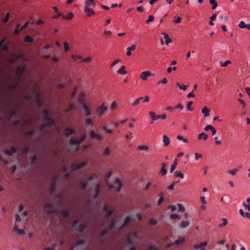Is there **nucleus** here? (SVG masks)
Segmentation results:
<instances>
[{"label": "nucleus", "mask_w": 250, "mask_h": 250, "mask_svg": "<svg viewBox=\"0 0 250 250\" xmlns=\"http://www.w3.org/2000/svg\"><path fill=\"white\" fill-rule=\"evenodd\" d=\"M148 114L150 116V118L153 120V121H156L158 119L165 120L167 117L166 114H163L161 115H156L155 113L153 111H149L148 112Z\"/></svg>", "instance_id": "obj_1"}, {"label": "nucleus", "mask_w": 250, "mask_h": 250, "mask_svg": "<svg viewBox=\"0 0 250 250\" xmlns=\"http://www.w3.org/2000/svg\"><path fill=\"white\" fill-rule=\"evenodd\" d=\"M89 136L92 139H96L99 141L104 139V136L103 135L96 133L94 130L90 131Z\"/></svg>", "instance_id": "obj_2"}, {"label": "nucleus", "mask_w": 250, "mask_h": 250, "mask_svg": "<svg viewBox=\"0 0 250 250\" xmlns=\"http://www.w3.org/2000/svg\"><path fill=\"white\" fill-rule=\"evenodd\" d=\"M154 74L151 73L149 71H145L141 73L140 77L142 79V80L146 81L148 77L154 76Z\"/></svg>", "instance_id": "obj_3"}, {"label": "nucleus", "mask_w": 250, "mask_h": 250, "mask_svg": "<svg viewBox=\"0 0 250 250\" xmlns=\"http://www.w3.org/2000/svg\"><path fill=\"white\" fill-rule=\"evenodd\" d=\"M107 109V106L104 105V104H103L102 105L97 108L96 111L99 116H101Z\"/></svg>", "instance_id": "obj_4"}, {"label": "nucleus", "mask_w": 250, "mask_h": 250, "mask_svg": "<svg viewBox=\"0 0 250 250\" xmlns=\"http://www.w3.org/2000/svg\"><path fill=\"white\" fill-rule=\"evenodd\" d=\"M37 92L35 90H32V92L28 91L26 94L23 96V99L27 102H29L34 97L35 98V93L34 92Z\"/></svg>", "instance_id": "obj_5"}, {"label": "nucleus", "mask_w": 250, "mask_h": 250, "mask_svg": "<svg viewBox=\"0 0 250 250\" xmlns=\"http://www.w3.org/2000/svg\"><path fill=\"white\" fill-rule=\"evenodd\" d=\"M83 113L85 117H88L91 114L90 108L85 102L83 103Z\"/></svg>", "instance_id": "obj_6"}, {"label": "nucleus", "mask_w": 250, "mask_h": 250, "mask_svg": "<svg viewBox=\"0 0 250 250\" xmlns=\"http://www.w3.org/2000/svg\"><path fill=\"white\" fill-rule=\"evenodd\" d=\"M75 132V129L71 127H67L64 129V135L65 137H68L70 135L74 134Z\"/></svg>", "instance_id": "obj_7"}, {"label": "nucleus", "mask_w": 250, "mask_h": 250, "mask_svg": "<svg viewBox=\"0 0 250 250\" xmlns=\"http://www.w3.org/2000/svg\"><path fill=\"white\" fill-rule=\"evenodd\" d=\"M25 70V67L24 66H19L16 72L18 75V78L17 79V80H20L21 76L22 75L24 71Z\"/></svg>", "instance_id": "obj_8"}, {"label": "nucleus", "mask_w": 250, "mask_h": 250, "mask_svg": "<svg viewBox=\"0 0 250 250\" xmlns=\"http://www.w3.org/2000/svg\"><path fill=\"white\" fill-rule=\"evenodd\" d=\"M84 12L86 14L87 16L89 17L94 15L95 13L92 9L89 8L87 6L84 7Z\"/></svg>", "instance_id": "obj_9"}, {"label": "nucleus", "mask_w": 250, "mask_h": 250, "mask_svg": "<svg viewBox=\"0 0 250 250\" xmlns=\"http://www.w3.org/2000/svg\"><path fill=\"white\" fill-rule=\"evenodd\" d=\"M35 93V100L36 102L37 105L38 107H40L42 106L41 100L40 97V93L38 92L34 91Z\"/></svg>", "instance_id": "obj_10"}, {"label": "nucleus", "mask_w": 250, "mask_h": 250, "mask_svg": "<svg viewBox=\"0 0 250 250\" xmlns=\"http://www.w3.org/2000/svg\"><path fill=\"white\" fill-rule=\"evenodd\" d=\"M20 80L16 79L14 82L12 83V85L8 88L9 91H13L18 86Z\"/></svg>", "instance_id": "obj_11"}, {"label": "nucleus", "mask_w": 250, "mask_h": 250, "mask_svg": "<svg viewBox=\"0 0 250 250\" xmlns=\"http://www.w3.org/2000/svg\"><path fill=\"white\" fill-rule=\"evenodd\" d=\"M163 142L164 143V146L165 147L167 146L170 143V140L166 135H164L163 136Z\"/></svg>", "instance_id": "obj_12"}, {"label": "nucleus", "mask_w": 250, "mask_h": 250, "mask_svg": "<svg viewBox=\"0 0 250 250\" xmlns=\"http://www.w3.org/2000/svg\"><path fill=\"white\" fill-rule=\"evenodd\" d=\"M136 49V45L133 44L130 47H127V52L126 54L128 56H130L132 55L131 51H134Z\"/></svg>", "instance_id": "obj_13"}, {"label": "nucleus", "mask_w": 250, "mask_h": 250, "mask_svg": "<svg viewBox=\"0 0 250 250\" xmlns=\"http://www.w3.org/2000/svg\"><path fill=\"white\" fill-rule=\"evenodd\" d=\"M207 244H208V243L206 241H205L203 243H200L198 245H195L193 246V248L195 249H201L203 247H206L207 245Z\"/></svg>", "instance_id": "obj_14"}, {"label": "nucleus", "mask_w": 250, "mask_h": 250, "mask_svg": "<svg viewBox=\"0 0 250 250\" xmlns=\"http://www.w3.org/2000/svg\"><path fill=\"white\" fill-rule=\"evenodd\" d=\"M197 137L199 140L203 139L204 141H206L208 139V136L207 134H205V133H201L198 134Z\"/></svg>", "instance_id": "obj_15"}, {"label": "nucleus", "mask_w": 250, "mask_h": 250, "mask_svg": "<svg viewBox=\"0 0 250 250\" xmlns=\"http://www.w3.org/2000/svg\"><path fill=\"white\" fill-rule=\"evenodd\" d=\"M165 166L166 165L165 163H162L161 164V168L160 171V173L163 176L165 175L167 173V170L165 168Z\"/></svg>", "instance_id": "obj_16"}, {"label": "nucleus", "mask_w": 250, "mask_h": 250, "mask_svg": "<svg viewBox=\"0 0 250 250\" xmlns=\"http://www.w3.org/2000/svg\"><path fill=\"white\" fill-rule=\"evenodd\" d=\"M162 34L164 35V38L165 40V43L166 44H168V43L171 42V39L169 38L168 35L165 32L162 33Z\"/></svg>", "instance_id": "obj_17"}, {"label": "nucleus", "mask_w": 250, "mask_h": 250, "mask_svg": "<svg viewBox=\"0 0 250 250\" xmlns=\"http://www.w3.org/2000/svg\"><path fill=\"white\" fill-rule=\"evenodd\" d=\"M239 213L241 216L243 217L247 218L248 219H250V213L249 212H245L242 209H240L239 210Z\"/></svg>", "instance_id": "obj_18"}, {"label": "nucleus", "mask_w": 250, "mask_h": 250, "mask_svg": "<svg viewBox=\"0 0 250 250\" xmlns=\"http://www.w3.org/2000/svg\"><path fill=\"white\" fill-rule=\"evenodd\" d=\"M209 112L210 109L206 106L202 109V112L205 117H208L209 115Z\"/></svg>", "instance_id": "obj_19"}, {"label": "nucleus", "mask_w": 250, "mask_h": 250, "mask_svg": "<svg viewBox=\"0 0 250 250\" xmlns=\"http://www.w3.org/2000/svg\"><path fill=\"white\" fill-rule=\"evenodd\" d=\"M99 188L100 185L99 184H97L95 188V193L93 196V198L94 199H96L97 198L99 193Z\"/></svg>", "instance_id": "obj_20"}, {"label": "nucleus", "mask_w": 250, "mask_h": 250, "mask_svg": "<svg viewBox=\"0 0 250 250\" xmlns=\"http://www.w3.org/2000/svg\"><path fill=\"white\" fill-rule=\"evenodd\" d=\"M59 213L62 216H63V217L64 218H66L67 217H68L69 215V212L68 210H61L60 212H59Z\"/></svg>", "instance_id": "obj_21"}, {"label": "nucleus", "mask_w": 250, "mask_h": 250, "mask_svg": "<svg viewBox=\"0 0 250 250\" xmlns=\"http://www.w3.org/2000/svg\"><path fill=\"white\" fill-rule=\"evenodd\" d=\"M69 143L70 145H77L80 144L79 142V138L78 137L74 138V139H71Z\"/></svg>", "instance_id": "obj_22"}, {"label": "nucleus", "mask_w": 250, "mask_h": 250, "mask_svg": "<svg viewBox=\"0 0 250 250\" xmlns=\"http://www.w3.org/2000/svg\"><path fill=\"white\" fill-rule=\"evenodd\" d=\"M177 165V159H175L173 163V164L171 165L170 172L172 173L175 169L176 166Z\"/></svg>", "instance_id": "obj_23"}, {"label": "nucleus", "mask_w": 250, "mask_h": 250, "mask_svg": "<svg viewBox=\"0 0 250 250\" xmlns=\"http://www.w3.org/2000/svg\"><path fill=\"white\" fill-rule=\"evenodd\" d=\"M85 4L87 6H92V7H94L96 6V3L94 0H86L85 1Z\"/></svg>", "instance_id": "obj_24"}, {"label": "nucleus", "mask_w": 250, "mask_h": 250, "mask_svg": "<svg viewBox=\"0 0 250 250\" xmlns=\"http://www.w3.org/2000/svg\"><path fill=\"white\" fill-rule=\"evenodd\" d=\"M127 73L125 70V66L123 65L121 67L120 69L118 71V73L121 75H125Z\"/></svg>", "instance_id": "obj_25"}, {"label": "nucleus", "mask_w": 250, "mask_h": 250, "mask_svg": "<svg viewBox=\"0 0 250 250\" xmlns=\"http://www.w3.org/2000/svg\"><path fill=\"white\" fill-rule=\"evenodd\" d=\"M114 183H115V184H116V185L118 186V187L117 188V191H120L121 188L122 187V184H121V182L120 181V180L118 179H116Z\"/></svg>", "instance_id": "obj_26"}, {"label": "nucleus", "mask_w": 250, "mask_h": 250, "mask_svg": "<svg viewBox=\"0 0 250 250\" xmlns=\"http://www.w3.org/2000/svg\"><path fill=\"white\" fill-rule=\"evenodd\" d=\"M74 14L72 12H69L67 16H62V18L64 20H70L73 18Z\"/></svg>", "instance_id": "obj_27"}, {"label": "nucleus", "mask_w": 250, "mask_h": 250, "mask_svg": "<svg viewBox=\"0 0 250 250\" xmlns=\"http://www.w3.org/2000/svg\"><path fill=\"white\" fill-rule=\"evenodd\" d=\"M13 230L17 232L19 234L21 235H23L24 234V230L19 229L17 226H15L14 227Z\"/></svg>", "instance_id": "obj_28"}, {"label": "nucleus", "mask_w": 250, "mask_h": 250, "mask_svg": "<svg viewBox=\"0 0 250 250\" xmlns=\"http://www.w3.org/2000/svg\"><path fill=\"white\" fill-rule=\"evenodd\" d=\"M24 41L25 42H29V43H32L34 41L33 39L29 35H27L25 36V37L24 39Z\"/></svg>", "instance_id": "obj_29"}, {"label": "nucleus", "mask_w": 250, "mask_h": 250, "mask_svg": "<svg viewBox=\"0 0 250 250\" xmlns=\"http://www.w3.org/2000/svg\"><path fill=\"white\" fill-rule=\"evenodd\" d=\"M116 221L115 219H113L111 222V223L109 224V226H108V229H113L115 225H116Z\"/></svg>", "instance_id": "obj_30"}, {"label": "nucleus", "mask_w": 250, "mask_h": 250, "mask_svg": "<svg viewBox=\"0 0 250 250\" xmlns=\"http://www.w3.org/2000/svg\"><path fill=\"white\" fill-rule=\"evenodd\" d=\"M19 58L18 55H15L14 56L11 57L9 59V61L11 63L15 62Z\"/></svg>", "instance_id": "obj_31"}, {"label": "nucleus", "mask_w": 250, "mask_h": 250, "mask_svg": "<svg viewBox=\"0 0 250 250\" xmlns=\"http://www.w3.org/2000/svg\"><path fill=\"white\" fill-rule=\"evenodd\" d=\"M85 226L84 225L81 224V225H79L78 226V227H77V228H76V229H77V230L79 232H83V230L85 229Z\"/></svg>", "instance_id": "obj_32"}, {"label": "nucleus", "mask_w": 250, "mask_h": 250, "mask_svg": "<svg viewBox=\"0 0 250 250\" xmlns=\"http://www.w3.org/2000/svg\"><path fill=\"white\" fill-rule=\"evenodd\" d=\"M42 117L43 119V120H46V119H47V118H48L49 117H48V111L46 110H44L42 111Z\"/></svg>", "instance_id": "obj_33"}, {"label": "nucleus", "mask_w": 250, "mask_h": 250, "mask_svg": "<svg viewBox=\"0 0 250 250\" xmlns=\"http://www.w3.org/2000/svg\"><path fill=\"white\" fill-rule=\"evenodd\" d=\"M130 222V218L128 216L126 217L124 221V223L123 224V227H125V226H126L127 225H128Z\"/></svg>", "instance_id": "obj_34"}, {"label": "nucleus", "mask_w": 250, "mask_h": 250, "mask_svg": "<svg viewBox=\"0 0 250 250\" xmlns=\"http://www.w3.org/2000/svg\"><path fill=\"white\" fill-rule=\"evenodd\" d=\"M209 3L212 5V9L214 10L217 7V2L215 0H209Z\"/></svg>", "instance_id": "obj_35"}, {"label": "nucleus", "mask_w": 250, "mask_h": 250, "mask_svg": "<svg viewBox=\"0 0 250 250\" xmlns=\"http://www.w3.org/2000/svg\"><path fill=\"white\" fill-rule=\"evenodd\" d=\"M189 222L188 221H182L180 226L182 228H185L189 225Z\"/></svg>", "instance_id": "obj_36"}, {"label": "nucleus", "mask_w": 250, "mask_h": 250, "mask_svg": "<svg viewBox=\"0 0 250 250\" xmlns=\"http://www.w3.org/2000/svg\"><path fill=\"white\" fill-rule=\"evenodd\" d=\"M144 98L143 97H140L139 98H138L136 99L134 102L132 103V105L133 106H136L137 104H138L140 102L141 100H143Z\"/></svg>", "instance_id": "obj_37"}, {"label": "nucleus", "mask_w": 250, "mask_h": 250, "mask_svg": "<svg viewBox=\"0 0 250 250\" xmlns=\"http://www.w3.org/2000/svg\"><path fill=\"white\" fill-rule=\"evenodd\" d=\"M45 121H47V125L50 126H53L55 125L54 121L50 118H47Z\"/></svg>", "instance_id": "obj_38"}, {"label": "nucleus", "mask_w": 250, "mask_h": 250, "mask_svg": "<svg viewBox=\"0 0 250 250\" xmlns=\"http://www.w3.org/2000/svg\"><path fill=\"white\" fill-rule=\"evenodd\" d=\"M22 28L21 27V25L20 24H17V28L15 29V31H14V34H19L21 31L22 30Z\"/></svg>", "instance_id": "obj_39"}, {"label": "nucleus", "mask_w": 250, "mask_h": 250, "mask_svg": "<svg viewBox=\"0 0 250 250\" xmlns=\"http://www.w3.org/2000/svg\"><path fill=\"white\" fill-rule=\"evenodd\" d=\"M222 221V223L219 225V227H223L226 226L228 224V221L226 218H223Z\"/></svg>", "instance_id": "obj_40"}, {"label": "nucleus", "mask_w": 250, "mask_h": 250, "mask_svg": "<svg viewBox=\"0 0 250 250\" xmlns=\"http://www.w3.org/2000/svg\"><path fill=\"white\" fill-rule=\"evenodd\" d=\"M138 149L139 150H148L149 148L146 145H140L138 146Z\"/></svg>", "instance_id": "obj_41"}, {"label": "nucleus", "mask_w": 250, "mask_h": 250, "mask_svg": "<svg viewBox=\"0 0 250 250\" xmlns=\"http://www.w3.org/2000/svg\"><path fill=\"white\" fill-rule=\"evenodd\" d=\"M85 124L87 125H90L91 127L93 126V122L90 118H87L85 120Z\"/></svg>", "instance_id": "obj_42"}, {"label": "nucleus", "mask_w": 250, "mask_h": 250, "mask_svg": "<svg viewBox=\"0 0 250 250\" xmlns=\"http://www.w3.org/2000/svg\"><path fill=\"white\" fill-rule=\"evenodd\" d=\"M174 175L176 177H179L181 178H183L184 177V175L183 173L181 172L180 171L176 170L174 172Z\"/></svg>", "instance_id": "obj_43"}, {"label": "nucleus", "mask_w": 250, "mask_h": 250, "mask_svg": "<svg viewBox=\"0 0 250 250\" xmlns=\"http://www.w3.org/2000/svg\"><path fill=\"white\" fill-rule=\"evenodd\" d=\"M185 241V239L184 238H182L180 239L176 240L174 243L173 245H178L181 244V243L184 242Z\"/></svg>", "instance_id": "obj_44"}, {"label": "nucleus", "mask_w": 250, "mask_h": 250, "mask_svg": "<svg viewBox=\"0 0 250 250\" xmlns=\"http://www.w3.org/2000/svg\"><path fill=\"white\" fill-rule=\"evenodd\" d=\"M230 63H231V61L229 60H227L226 62H220L221 66L223 67H226L227 66H228V65H229Z\"/></svg>", "instance_id": "obj_45"}, {"label": "nucleus", "mask_w": 250, "mask_h": 250, "mask_svg": "<svg viewBox=\"0 0 250 250\" xmlns=\"http://www.w3.org/2000/svg\"><path fill=\"white\" fill-rule=\"evenodd\" d=\"M110 154V151L108 147H106L103 152L104 156H109Z\"/></svg>", "instance_id": "obj_46"}, {"label": "nucleus", "mask_w": 250, "mask_h": 250, "mask_svg": "<svg viewBox=\"0 0 250 250\" xmlns=\"http://www.w3.org/2000/svg\"><path fill=\"white\" fill-rule=\"evenodd\" d=\"M157 223V221L156 220V219H155L154 218H151L149 220V224L150 225L154 226V225H156Z\"/></svg>", "instance_id": "obj_47"}, {"label": "nucleus", "mask_w": 250, "mask_h": 250, "mask_svg": "<svg viewBox=\"0 0 250 250\" xmlns=\"http://www.w3.org/2000/svg\"><path fill=\"white\" fill-rule=\"evenodd\" d=\"M170 218L172 220H179L180 219V216L179 215L177 214H171L170 215Z\"/></svg>", "instance_id": "obj_48"}, {"label": "nucleus", "mask_w": 250, "mask_h": 250, "mask_svg": "<svg viewBox=\"0 0 250 250\" xmlns=\"http://www.w3.org/2000/svg\"><path fill=\"white\" fill-rule=\"evenodd\" d=\"M85 96V95L84 93H82L81 95L80 96L79 98V102L82 104L83 105V102H84V97Z\"/></svg>", "instance_id": "obj_49"}, {"label": "nucleus", "mask_w": 250, "mask_h": 250, "mask_svg": "<svg viewBox=\"0 0 250 250\" xmlns=\"http://www.w3.org/2000/svg\"><path fill=\"white\" fill-rule=\"evenodd\" d=\"M10 13L8 12L6 13L5 18H4L3 20V23H5L9 21V17H10Z\"/></svg>", "instance_id": "obj_50"}, {"label": "nucleus", "mask_w": 250, "mask_h": 250, "mask_svg": "<svg viewBox=\"0 0 250 250\" xmlns=\"http://www.w3.org/2000/svg\"><path fill=\"white\" fill-rule=\"evenodd\" d=\"M177 206L178 208V211L180 212H184L185 210V208L182 204H178Z\"/></svg>", "instance_id": "obj_51"}, {"label": "nucleus", "mask_w": 250, "mask_h": 250, "mask_svg": "<svg viewBox=\"0 0 250 250\" xmlns=\"http://www.w3.org/2000/svg\"><path fill=\"white\" fill-rule=\"evenodd\" d=\"M63 46L65 52H67L70 49V47H69L68 43L67 42H65L63 43Z\"/></svg>", "instance_id": "obj_52"}, {"label": "nucleus", "mask_w": 250, "mask_h": 250, "mask_svg": "<svg viewBox=\"0 0 250 250\" xmlns=\"http://www.w3.org/2000/svg\"><path fill=\"white\" fill-rule=\"evenodd\" d=\"M192 104H193V102L192 101H190L187 104V108L190 111L193 110V108L191 106Z\"/></svg>", "instance_id": "obj_53"}, {"label": "nucleus", "mask_w": 250, "mask_h": 250, "mask_svg": "<svg viewBox=\"0 0 250 250\" xmlns=\"http://www.w3.org/2000/svg\"><path fill=\"white\" fill-rule=\"evenodd\" d=\"M177 85L178 86L180 90H186L187 89L188 85H181L179 83H177Z\"/></svg>", "instance_id": "obj_54"}, {"label": "nucleus", "mask_w": 250, "mask_h": 250, "mask_svg": "<svg viewBox=\"0 0 250 250\" xmlns=\"http://www.w3.org/2000/svg\"><path fill=\"white\" fill-rule=\"evenodd\" d=\"M1 49L3 51L7 50L9 49V46L7 44H4L1 46L0 47Z\"/></svg>", "instance_id": "obj_55"}, {"label": "nucleus", "mask_w": 250, "mask_h": 250, "mask_svg": "<svg viewBox=\"0 0 250 250\" xmlns=\"http://www.w3.org/2000/svg\"><path fill=\"white\" fill-rule=\"evenodd\" d=\"M238 171V169L236 168L231 169L230 170H229L228 172L231 174L232 175H235L236 173V172Z\"/></svg>", "instance_id": "obj_56"}, {"label": "nucleus", "mask_w": 250, "mask_h": 250, "mask_svg": "<svg viewBox=\"0 0 250 250\" xmlns=\"http://www.w3.org/2000/svg\"><path fill=\"white\" fill-rule=\"evenodd\" d=\"M36 160V156H33L31 159H30V165L31 166L33 165L35 163V162Z\"/></svg>", "instance_id": "obj_57"}, {"label": "nucleus", "mask_w": 250, "mask_h": 250, "mask_svg": "<svg viewBox=\"0 0 250 250\" xmlns=\"http://www.w3.org/2000/svg\"><path fill=\"white\" fill-rule=\"evenodd\" d=\"M113 212H114V211L113 210L109 209V210H108V211L105 215V217L106 218H108V217H110L112 215Z\"/></svg>", "instance_id": "obj_58"}, {"label": "nucleus", "mask_w": 250, "mask_h": 250, "mask_svg": "<svg viewBox=\"0 0 250 250\" xmlns=\"http://www.w3.org/2000/svg\"><path fill=\"white\" fill-rule=\"evenodd\" d=\"M167 83V78H164L162 79V81H159L158 82V84L159 85L161 83L166 84V83Z\"/></svg>", "instance_id": "obj_59"}, {"label": "nucleus", "mask_w": 250, "mask_h": 250, "mask_svg": "<svg viewBox=\"0 0 250 250\" xmlns=\"http://www.w3.org/2000/svg\"><path fill=\"white\" fill-rule=\"evenodd\" d=\"M242 206L246 209H247L250 211V206L249 205L247 204L245 202H243Z\"/></svg>", "instance_id": "obj_60"}, {"label": "nucleus", "mask_w": 250, "mask_h": 250, "mask_svg": "<svg viewBox=\"0 0 250 250\" xmlns=\"http://www.w3.org/2000/svg\"><path fill=\"white\" fill-rule=\"evenodd\" d=\"M177 69V67L176 66H174L173 67H169L167 69V72L168 73H170L172 70H176Z\"/></svg>", "instance_id": "obj_61"}, {"label": "nucleus", "mask_w": 250, "mask_h": 250, "mask_svg": "<svg viewBox=\"0 0 250 250\" xmlns=\"http://www.w3.org/2000/svg\"><path fill=\"white\" fill-rule=\"evenodd\" d=\"M87 184L86 182H81L80 184V187L82 189H84L87 187Z\"/></svg>", "instance_id": "obj_62"}, {"label": "nucleus", "mask_w": 250, "mask_h": 250, "mask_svg": "<svg viewBox=\"0 0 250 250\" xmlns=\"http://www.w3.org/2000/svg\"><path fill=\"white\" fill-rule=\"evenodd\" d=\"M92 59L90 57H87L86 58L82 60V62H89L91 61Z\"/></svg>", "instance_id": "obj_63"}, {"label": "nucleus", "mask_w": 250, "mask_h": 250, "mask_svg": "<svg viewBox=\"0 0 250 250\" xmlns=\"http://www.w3.org/2000/svg\"><path fill=\"white\" fill-rule=\"evenodd\" d=\"M148 250H158V248L155 245H151L148 247Z\"/></svg>", "instance_id": "obj_64"}]
</instances>
